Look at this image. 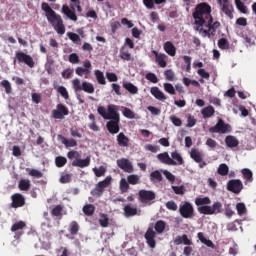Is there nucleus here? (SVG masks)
Segmentation results:
<instances>
[{
	"label": "nucleus",
	"instance_id": "aec40b11",
	"mask_svg": "<svg viewBox=\"0 0 256 256\" xmlns=\"http://www.w3.org/2000/svg\"><path fill=\"white\" fill-rule=\"evenodd\" d=\"M153 55L155 56V61L161 67L162 69H165L167 67V56L163 53L157 52L156 50L152 51Z\"/></svg>",
	"mask_w": 256,
	"mask_h": 256
},
{
	"label": "nucleus",
	"instance_id": "39448f33",
	"mask_svg": "<svg viewBox=\"0 0 256 256\" xmlns=\"http://www.w3.org/2000/svg\"><path fill=\"white\" fill-rule=\"evenodd\" d=\"M232 131L233 127H231V124L225 123V120L222 118H218L216 125L209 128V133H219L220 135H226Z\"/></svg>",
	"mask_w": 256,
	"mask_h": 256
},
{
	"label": "nucleus",
	"instance_id": "338daca9",
	"mask_svg": "<svg viewBox=\"0 0 256 256\" xmlns=\"http://www.w3.org/2000/svg\"><path fill=\"white\" fill-rule=\"evenodd\" d=\"M146 79L150 81V83H158L159 79H157V75L155 73L149 72L146 74Z\"/></svg>",
	"mask_w": 256,
	"mask_h": 256
},
{
	"label": "nucleus",
	"instance_id": "6ab92c4d",
	"mask_svg": "<svg viewBox=\"0 0 256 256\" xmlns=\"http://www.w3.org/2000/svg\"><path fill=\"white\" fill-rule=\"evenodd\" d=\"M11 199V207H13V209H19V207H23L25 205V197L21 193L12 195Z\"/></svg>",
	"mask_w": 256,
	"mask_h": 256
},
{
	"label": "nucleus",
	"instance_id": "1a4fd4ad",
	"mask_svg": "<svg viewBox=\"0 0 256 256\" xmlns=\"http://www.w3.org/2000/svg\"><path fill=\"white\" fill-rule=\"evenodd\" d=\"M24 63L30 69H33L35 67V61L33 60V57L31 55L25 53V52H16L15 59H14V65L15 63Z\"/></svg>",
	"mask_w": 256,
	"mask_h": 256
},
{
	"label": "nucleus",
	"instance_id": "a211bd4d",
	"mask_svg": "<svg viewBox=\"0 0 256 256\" xmlns=\"http://www.w3.org/2000/svg\"><path fill=\"white\" fill-rule=\"evenodd\" d=\"M83 67L76 68V75H78L79 77H83V75H85V79H89V76L91 75V62L85 61L83 63Z\"/></svg>",
	"mask_w": 256,
	"mask_h": 256
},
{
	"label": "nucleus",
	"instance_id": "412c9836",
	"mask_svg": "<svg viewBox=\"0 0 256 256\" xmlns=\"http://www.w3.org/2000/svg\"><path fill=\"white\" fill-rule=\"evenodd\" d=\"M157 159L160 160V163H164V165H177V162L171 159V156L167 152L158 154Z\"/></svg>",
	"mask_w": 256,
	"mask_h": 256
},
{
	"label": "nucleus",
	"instance_id": "6e6552de",
	"mask_svg": "<svg viewBox=\"0 0 256 256\" xmlns=\"http://www.w3.org/2000/svg\"><path fill=\"white\" fill-rule=\"evenodd\" d=\"M179 213L183 219H193L195 217V208L191 202H182L179 206Z\"/></svg>",
	"mask_w": 256,
	"mask_h": 256
},
{
	"label": "nucleus",
	"instance_id": "680f3d73",
	"mask_svg": "<svg viewBox=\"0 0 256 256\" xmlns=\"http://www.w3.org/2000/svg\"><path fill=\"white\" fill-rule=\"evenodd\" d=\"M170 121L175 125V127H181V125H183L181 118H177L175 115L170 116Z\"/></svg>",
	"mask_w": 256,
	"mask_h": 256
},
{
	"label": "nucleus",
	"instance_id": "bb28decb",
	"mask_svg": "<svg viewBox=\"0 0 256 256\" xmlns=\"http://www.w3.org/2000/svg\"><path fill=\"white\" fill-rule=\"evenodd\" d=\"M150 93L153 95V97H155V99H158V101H165V99H167L165 94L160 91L158 87H152L150 89Z\"/></svg>",
	"mask_w": 256,
	"mask_h": 256
},
{
	"label": "nucleus",
	"instance_id": "bf43d9fd",
	"mask_svg": "<svg viewBox=\"0 0 256 256\" xmlns=\"http://www.w3.org/2000/svg\"><path fill=\"white\" fill-rule=\"evenodd\" d=\"M164 91L169 95H175V87L171 83H164Z\"/></svg>",
	"mask_w": 256,
	"mask_h": 256
},
{
	"label": "nucleus",
	"instance_id": "c03bdc74",
	"mask_svg": "<svg viewBox=\"0 0 256 256\" xmlns=\"http://www.w3.org/2000/svg\"><path fill=\"white\" fill-rule=\"evenodd\" d=\"M52 217H63V206L57 205L51 211Z\"/></svg>",
	"mask_w": 256,
	"mask_h": 256
},
{
	"label": "nucleus",
	"instance_id": "cd10ccee",
	"mask_svg": "<svg viewBox=\"0 0 256 256\" xmlns=\"http://www.w3.org/2000/svg\"><path fill=\"white\" fill-rule=\"evenodd\" d=\"M225 143L227 147H230V149H233V147H239V140L235 136H226Z\"/></svg>",
	"mask_w": 256,
	"mask_h": 256
},
{
	"label": "nucleus",
	"instance_id": "3c124183",
	"mask_svg": "<svg viewBox=\"0 0 256 256\" xmlns=\"http://www.w3.org/2000/svg\"><path fill=\"white\" fill-rule=\"evenodd\" d=\"M218 47L223 51H225L226 49H229V41L226 38H220L218 40Z\"/></svg>",
	"mask_w": 256,
	"mask_h": 256
},
{
	"label": "nucleus",
	"instance_id": "9b49d317",
	"mask_svg": "<svg viewBox=\"0 0 256 256\" xmlns=\"http://www.w3.org/2000/svg\"><path fill=\"white\" fill-rule=\"evenodd\" d=\"M67 115H69V108L64 104H57L56 109L52 110L53 119H65Z\"/></svg>",
	"mask_w": 256,
	"mask_h": 256
},
{
	"label": "nucleus",
	"instance_id": "0eeeda50",
	"mask_svg": "<svg viewBox=\"0 0 256 256\" xmlns=\"http://www.w3.org/2000/svg\"><path fill=\"white\" fill-rule=\"evenodd\" d=\"M111 181H113V178L107 176L104 180L98 182L95 188L91 191V195H93V197H101V195L105 193V189L111 185Z\"/></svg>",
	"mask_w": 256,
	"mask_h": 256
},
{
	"label": "nucleus",
	"instance_id": "72a5a7b5",
	"mask_svg": "<svg viewBox=\"0 0 256 256\" xmlns=\"http://www.w3.org/2000/svg\"><path fill=\"white\" fill-rule=\"evenodd\" d=\"M82 211L87 217H92V215H95V205L86 204L83 206Z\"/></svg>",
	"mask_w": 256,
	"mask_h": 256
},
{
	"label": "nucleus",
	"instance_id": "6e6d98bb",
	"mask_svg": "<svg viewBox=\"0 0 256 256\" xmlns=\"http://www.w3.org/2000/svg\"><path fill=\"white\" fill-rule=\"evenodd\" d=\"M187 124L186 127H195V125H197V119H195V116L188 114L187 116Z\"/></svg>",
	"mask_w": 256,
	"mask_h": 256
},
{
	"label": "nucleus",
	"instance_id": "c756f323",
	"mask_svg": "<svg viewBox=\"0 0 256 256\" xmlns=\"http://www.w3.org/2000/svg\"><path fill=\"white\" fill-rule=\"evenodd\" d=\"M79 229H81V227L79 226V223L77 221L70 222L68 229L70 235L75 237V235L79 234Z\"/></svg>",
	"mask_w": 256,
	"mask_h": 256
},
{
	"label": "nucleus",
	"instance_id": "9d476101",
	"mask_svg": "<svg viewBox=\"0 0 256 256\" xmlns=\"http://www.w3.org/2000/svg\"><path fill=\"white\" fill-rule=\"evenodd\" d=\"M227 191L239 195L243 191V182L240 179H232L227 182Z\"/></svg>",
	"mask_w": 256,
	"mask_h": 256
},
{
	"label": "nucleus",
	"instance_id": "e433bc0d",
	"mask_svg": "<svg viewBox=\"0 0 256 256\" xmlns=\"http://www.w3.org/2000/svg\"><path fill=\"white\" fill-rule=\"evenodd\" d=\"M25 227H27V224L25 222L18 221L11 226V231L12 233H17V231H23Z\"/></svg>",
	"mask_w": 256,
	"mask_h": 256
},
{
	"label": "nucleus",
	"instance_id": "f257e3e1",
	"mask_svg": "<svg viewBox=\"0 0 256 256\" xmlns=\"http://www.w3.org/2000/svg\"><path fill=\"white\" fill-rule=\"evenodd\" d=\"M211 12V5L207 2H201L196 5L192 13L195 25L194 29L204 35V37L215 35L217 30L221 27V22H213Z\"/></svg>",
	"mask_w": 256,
	"mask_h": 256
},
{
	"label": "nucleus",
	"instance_id": "052dcab7",
	"mask_svg": "<svg viewBox=\"0 0 256 256\" xmlns=\"http://www.w3.org/2000/svg\"><path fill=\"white\" fill-rule=\"evenodd\" d=\"M236 210L238 215H245V213H247V207H245V204L243 203H238L236 205Z\"/></svg>",
	"mask_w": 256,
	"mask_h": 256
},
{
	"label": "nucleus",
	"instance_id": "a19ab883",
	"mask_svg": "<svg viewBox=\"0 0 256 256\" xmlns=\"http://www.w3.org/2000/svg\"><path fill=\"white\" fill-rule=\"evenodd\" d=\"M217 173L222 177H225V175H229V166H227V164L225 163L220 164L218 167Z\"/></svg>",
	"mask_w": 256,
	"mask_h": 256
},
{
	"label": "nucleus",
	"instance_id": "37998d69",
	"mask_svg": "<svg viewBox=\"0 0 256 256\" xmlns=\"http://www.w3.org/2000/svg\"><path fill=\"white\" fill-rule=\"evenodd\" d=\"M99 224H100V227H104V228L109 227V216L104 213L100 214Z\"/></svg>",
	"mask_w": 256,
	"mask_h": 256
},
{
	"label": "nucleus",
	"instance_id": "a878e982",
	"mask_svg": "<svg viewBox=\"0 0 256 256\" xmlns=\"http://www.w3.org/2000/svg\"><path fill=\"white\" fill-rule=\"evenodd\" d=\"M117 143L119 147H129V137L125 133L121 132L117 135Z\"/></svg>",
	"mask_w": 256,
	"mask_h": 256
},
{
	"label": "nucleus",
	"instance_id": "0e129e2a",
	"mask_svg": "<svg viewBox=\"0 0 256 256\" xmlns=\"http://www.w3.org/2000/svg\"><path fill=\"white\" fill-rule=\"evenodd\" d=\"M164 76L166 77L167 81H175V72L173 70L168 69L164 72Z\"/></svg>",
	"mask_w": 256,
	"mask_h": 256
},
{
	"label": "nucleus",
	"instance_id": "ddd939ff",
	"mask_svg": "<svg viewBox=\"0 0 256 256\" xmlns=\"http://www.w3.org/2000/svg\"><path fill=\"white\" fill-rule=\"evenodd\" d=\"M117 166L119 169L124 171V173H133L134 168H133V163L129 161L127 158H121L116 161Z\"/></svg>",
	"mask_w": 256,
	"mask_h": 256
},
{
	"label": "nucleus",
	"instance_id": "4468645a",
	"mask_svg": "<svg viewBox=\"0 0 256 256\" xmlns=\"http://www.w3.org/2000/svg\"><path fill=\"white\" fill-rule=\"evenodd\" d=\"M190 157L193 159V161H195V163H198L200 169L206 167L207 162L203 161V154L199 150L192 148Z\"/></svg>",
	"mask_w": 256,
	"mask_h": 256
},
{
	"label": "nucleus",
	"instance_id": "09e8293b",
	"mask_svg": "<svg viewBox=\"0 0 256 256\" xmlns=\"http://www.w3.org/2000/svg\"><path fill=\"white\" fill-rule=\"evenodd\" d=\"M55 165L58 168L65 167V165H67V158L63 156H57L55 158Z\"/></svg>",
	"mask_w": 256,
	"mask_h": 256
},
{
	"label": "nucleus",
	"instance_id": "f3484780",
	"mask_svg": "<svg viewBox=\"0 0 256 256\" xmlns=\"http://www.w3.org/2000/svg\"><path fill=\"white\" fill-rule=\"evenodd\" d=\"M61 11L63 15L70 19V21H74V23H77V21L79 20V18L77 17V13L75 12V6L69 7L67 5H63Z\"/></svg>",
	"mask_w": 256,
	"mask_h": 256
},
{
	"label": "nucleus",
	"instance_id": "603ef678",
	"mask_svg": "<svg viewBox=\"0 0 256 256\" xmlns=\"http://www.w3.org/2000/svg\"><path fill=\"white\" fill-rule=\"evenodd\" d=\"M67 37L72 41L73 43L79 44L81 43V37H79L78 34L73 33V32H68Z\"/></svg>",
	"mask_w": 256,
	"mask_h": 256
},
{
	"label": "nucleus",
	"instance_id": "de8ad7c7",
	"mask_svg": "<svg viewBox=\"0 0 256 256\" xmlns=\"http://www.w3.org/2000/svg\"><path fill=\"white\" fill-rule=\"evenodd\" d=\"M119 188H120L121 193H127V191H129V188H130L129 182L125 178H122L120 180Z\"/></svg>",
	"mask_w": 256,
	"mask_h": 256
},
{
	"label": "nucleus",
	"instance_id": "864d4df0",
	"mask_svg": "<svg viewBox=\"0 0 256 256\" xmlns=\"http://www.w3.org/2000/svg\"><path fill=\"white\" fill-rule=\"evenodd\" d=\"M241 173L246 181H251L253 179V172L249 168L242 169Z\"/></svg>",
	"mask_w": 256,
	"mask_h": 256
},
{
	"label": "nucleus",
	"instance_id": "4d7b16f0",
	"mask_svg": "<svg viewBox=\"0 0 256 256\" xmlns=\"http://www.w3.org/2000/svg\"><path fill=\"white\" fill-rule=\"evenodd\" d=\"M93 172L94 175H96L97 177H103V175L107 173V168H105L104 166H100L99 168H93Z\"/></svg>",
	"mask_w": 256,
	"mask_h": 256
},
{
	"label": "nucleus",
	"instance_id": "e2e57ef3",
	"mask_svg": "<svg viewBox=\"0 0 256 256\" xmlns=\"http://www.w3.org/2000/svg\"><path fill=\"white\" fill-rule=\"evenodd\" d=\"M71 179H72L71 174H63L60 177L59 182L62 183L63 185H65L67 183H71Z\"/></svg>",
	"mask_w": 256,
	"mask_h": 256
},
{
	"label": "nucleus",
	"instance_id": "a18cd8bd",
	"mask_svg": "<svg viewBox=\"0 0 256 256\" xmlns=\"http://www.w3.org/2000/svg\"><path fill=\"white\" fill-rule=\"evenodd\" d=\"M26 171L30 177H36V179H41V177H43V173L37 169L27 168Z\"/></svg>",
	"mask_w": 256,
	"mask_h": 256
},
{
	"label": "nucleus",
	"instance_id": "49530a36",
	"mask_svg": "<svg viewBox=\"0 0 256 256\" xmlns=\"http://www.w3.org/2000/svg\"><path fill=\"white\" fill-rule=\"evenodd\" d=\"M120 58L123 61H131V53H129V50H125V47H122L120 49Z\"/></svg>",
	"mask_w": 256,
	"mask_h": 256
},
{
	"label": "nucleus",
	"instance_id": "7c9ffc66",
	"mask_svg": "<svg viewBox=\"0 0 256 256\" xmlns=\"http://www.w3.org/2000/svg\"><path fill=\"white\" fill-rule=\"evenodd\" d=\"M18 189L20 191H29L31 189V180L21 179L18 183Z\"/></svg>",
	"mask_w": 256,
	"mask_h": 256
},
{
	"label": "nucleus",
	"instance_id": "2f4dec72",
	"mask_svg": "<svg viewBox=\"0 0 256 256\" xmlns=\"http://www.w3.org/2000/svg\"><path fill=\"white\" fill-rule=\"evenodd\" d=\"M150 181L151 183H161L163 181V175L159 170L153 171L150 173Z\"/></svg>",
	"mask_w": 256,
	"mask_h": 256
},
{
	"label": "nucleus",
	"instance_id": "4be33fe9",
	"mask_svg": "<svg viewBox=\"0 0 256 256\" xmlns=\"http://www.w3.org/2000/svg\"><path fill=\"white\" fill-rule=\"evenodd\" d=\"M174 245H193V241L189 239L187 234H184L182 236H176L173 240Z\"/></svg>",
	"mask_w": 256,
	"mask_h": 256
},
{
	"label": "nucleus",
	"instance_id": "dca6fc26",
	"mask_svg": "<svg viewBox=\"0 0 256 256\" xmlns=\"http://www.w3.org/2000/svg\"><path fill=\"white\" fill-rule=\"evenodd\" d=\"M138 197L141 203H149V201H154L156 195L155 192L151 190H140L138 192Z\"/></svg>",
	"mask_w": 256,
	"mask_h": 256
},
{
	"label": "nucleus",
	"instance_id": "5701e85b",
	"mask_svg": "<svg viewBox=\"0 0 256 256\" xmlns=\"http://www.w3.org/2000/svg\"><path fill=\"white\" fill-rule=\"evenodd\" d=\"M163 49L167 55H170V57H175L177 55V48L171 41H167L163 44Z\"/></svg>",
	"mask_w": 256,
	"mask_h": 256
},
{
	"label": "nucleus",
	"instance_id": "69168bd1",
	"mask_svg": "<svg viewBox=\"0 0 256 256\" xmlns=\"http://www.w3.org/2000/svg\"><path fill=\"white\" fill-rule=\"evenodd\" d=\"M69 62L72 63L73 65H77L79 63V55L77 53H72L69 55Z\"/></svg>",
	"mask_w": 256,
	"mask_h": 256
},
{
	"label": "nucleus",
	"instance_id": "423d86ee",
	"mask_svg": "<svg viewBox=\"0 0 256 256\" xmlns=\"http://www.w3.org/2000/svg\"><path fill=\"white\" fill-rule=\"evenodd\" d=\"M72 85L74 91H84L85 93L93 94L95 93V86L91 82L83 81L81 83V80L78 78H75L72 80Z\"/></svg>",
	"mask_w": 256,
	"mask_h": 256
},
{
	"label": "nucleus",
	"instance_id": "b1692460",
	"mask_svg": "<svg viewBox=\"0 0 256 256\" xmlns=\"http://www.w3.org/2000/svg\"><path fill=\"white\" fill-rule=\"evenodd\" d=\"M91 164V158L87 157L86 159L78 158L77 160L72 161V167H80V169H85Z\"/></svg>",
	"mask_w": 256,
	"mask_h": 256
},
{
	"label": "nucleus",
	"instance_id": "f03ea898",
	"mask_svg": "<svg viewBox=\"0 0 256 256\" xmlns=\"http://www.w3.org/2000/svg\"><path fill=\"white\" fill-rule=\"evenodd\" d=\"M97 112L103 119L108 120L106 129L111 135H117L121 131V127L119 126L121 118L119 112H117V106L110 104L107 106V109L104 106H98Z\"/></svg>",
	"mask_w": 256,
	"mask_h": 256
},
{
	"label": "nucleus",
	"instance_id": "f704fd0d",
	"mask_svg": "<svg viewBox=\"0 0 256 256\" xmlns=\"http://www.w3.org/2000/svg\"><path fill=\"white\" fill-rule=\"evenodd\" d=\"M204 119H209L215 115V108L213 106H207L201 111Z\"/></svg>",
	"mask_w": 256,
	"mask_h": 256
},
{
	"label": "nucleus",
	"instance_id": "774afa93",
	"mask_svg": "<svg viewBox=\"0 0 256 256\" xmlns=\"http://www.w3.org/2000/svg\"><path fill=\"white\" fill-rule=\"evenodd\" d=\"M166 208H168L169 211H177L178 206H177V203H175V201L170 200L166 202Z\"/></svg>",
	"mask_w": 256,
	"mask_h": 256
},
{
	"label": "nucleus",
	"instance_id": "8fccbe9b",
	"mask_svg": "<svg viewBox=\"0 0 256 256\" xmlns=\"http://www.w3.org/2000/svg\"><path fill=\"white\" fill-rule=\"evenodd\" d=\"M57 93L63 97V99H69V92L67 91V88L65 86H59L56 88Z\"/></svg>",
	"mask_w": 256,
	"mask_h": 256
},
{
	"label": "nucleus",
	"instance_id": "13d9d810",
	"mask_svg": "<svg viewBox=\"0 0 256 256\" xmlns=\"http://www.w3.org/2000/svg\"><path fill=\"white\" fill-rule=\"evenodd\" d=\"M127 182L129 185H137L139 183V176L132 174L127 177Z\"/></svg>",
	"mask_w": 256,
	"mask_h": 256
},
{
	"label": "nucleus",
	"instance_id": "4c0bfd02",
	"mask_svg": "<svg viewBox=\"0 0 256 256\" xmlns=\"http://www.w3.org/2000/svg\"><path fill=\"white\" fill-rule=\"evenodd\" d=\"M165 227H167V223H165L163 220H158L154 225V229L159 235L165 231Z\"/></svg>",
	"mask_w": 256,
	"mask_h": 256
},
{
	"label": "nucleus",
	"instance_id": "393cba45",
	"mask_svg": "<svg viewBox=\"0 0 256 256\" xmlns=\"http://www.w3.org/2000/svg\"><path fill=\"white\" fill-rule=\"evenodd\" d=\"M58 139L59 141H61V143L63 145H65V147L67 149H69V147H77V140L71 138V139H67L65 136L63 135H58Z\"/></svg>",
	"mask_w": 256,
	"mask_h": 256
},
{
	"label": "nucleus",
	"instance_id": "7ed1b4c3",
	"mask_svg": "<svg viewBox=\"0 0 256 256\" xmlns=\"http://www.w3.org/2000/svg\"><path fill=\"white\" fill-rule=\"evenodd\" d=\"M41 9L44 11L48 23L51 24L56 33L58 35H65V24L61 15L57 14L47 2L41 4Z\"/></svg>",
	"mask_w": 256,
	"mask_h": 256
},
{
	"label": "nucleus",
	"instance_id": "f8f14e48",
	"mask_svg": "<svg viewBox=\"0 0 256 256\" xmlns=\"http://www.w3.org/2000/svg\"><path fill=\"white\" fill-rule=\"evenodd\" d=\"M218 5H221V11L226 15V17L233 19V11H235V8H233V4L229 2V0H217Z\"/></svg>",
	"mask_w": 256,
	"mask_h": 256
},
{
	"label": "nucleus",
	"instance_id": "c85d7f7f",
	"mask_svg": "<svg viewBox=\"0 0 256 256\" xmlns=\"http://www.w3.org/2000/svg\"><path fill=\"white\" fill-rule=\"evenodd\" d=\"M123 211L126 217H135V215H137V207H133L129 204L124 206Z\"/></svg>",
	"mask_w": 256,
	"mask_h": 256
},
{
	"label": "nucleus",
	"instance_id": "2eb2a0df",
	"mask_svg": "<svg viewBox=\"0 0 256 256\" xmlns=\"http://www.w3.org/2000/svg\"><path fill=\"white\" fill-rule=\"evenodd\" d=\"M145 239H146V243L147 245H149V247H151V249H155L157 242L155 241V238L157 237V233L155 232V230H153V228L149 227L144 235Z\"/></svg>",
	"mask_w": 256,
	"mask_h": 256
},
{
	"label": "nucleus",
	"instance_id": "ea45409f",
	"mask_svg": "<svg viewBox=\"0 0 256 256\" xmlns=\"http://www.w3.org/2000/svg\"><path fill=\"white\" fill-rule=\"evenodd\" d=\"M94 75L96 77V80L98 81L99 85H106L107 81L105 80V75L101 70H95Z\"/></svg>",
	"mask_w": 256,
	"mask_h": 256
},
{
	"label": "nucleus",
	"instance_id": "20e7f679",
	"mask_svg": "<svg viewBox=\"0 0 256 256\" xmlns=\"http://www.w3.org/2000/svg\"><path fill=\"white\" fill-rule=\"evenodd\" d=\"M195 205L198 207V213L201 215H219L223 211V204L221 202H214L211 205V198L209 197H197L195 198Z\"/></svg>",
	"mask_w": 256,
	"mask_h": 256
},
{
	"label": "nucleus",
	"instance_id": "473e14b6",
	"mask_svg": "<svg viewBox=\"0 0 256 256\" xmlns=\"http://www.w3.org/2000/svg\"><path fill=\"white\" fill-rule=\"evenodd\" d=\"M171 157L172 161L176 162V165H183L185 163V160H183V156H181V153H179V151L177 150L171 153Z\"/></svg>",
	"mask_w": 256,
	"mask_h": 256
},
{
	"label": "nucleus",
	"instance_id": "79ce46f5",
	"mask_svg": "<svg viewBox=\"0 0 256 256\" xmlns=\"http://www.w3.org/2000/svg\"><path fill=\"white\" fill-rule=\"evenodd\" d=\"M234 3L236 5V9H238V11H240V13L247 15V6H245V3H243V1L235 0Z\"/></svg>",
	"mask_w": 256,
	"mask_h": 256
},
{
	"label": "nucleus",
	"instance_id": "c9c22d12",
	"mask_svg": "<svg viewBox=\"0 0 256 256\" xmlns=\"http://www.w3.org/2000/svg\"><path fill=\"white\" fill-rule=\"evenodd\" d=\"M123 87L126 89V91H129L131 95H137L139 93V88H137V86L131 82L123 83Z\"/></svg>",
	"mask_w": 256,
	"mask_h": 256
},
{
	"label": "nucleus",
	"instance_id": "5fc2aeb1",
	"mask_svg": "<svg viewBox=\"0 0 256 256\" xmlns=\"http://www.w3.org/2000/svg\"><path fill=\"white\" fill-rule=\"evenodd\" d=\"M67 157L70 159V161H73V159L77 161V159H81V154L78 151L71 150L67 153Z\"/></svg>",
	"mask_w": 256,
	"mask_h": 256
},
{
	"label": "nucleus",
	"instance_id": "58836bf2",
	"mask_svg": "<svg viewBox=\"0 0 256 256\" xmlns=\"http://www.w3.org/2000/svg\"><path fill=\"white\" fill-rule=\"evenodd\" d=\"M0 85L4 88L6 95H11V93H13V87L11 86V82H9V80H2Z\"/></svg>",
	"mask_w": 256,
	"mask_h": 256
}]
</instances>
